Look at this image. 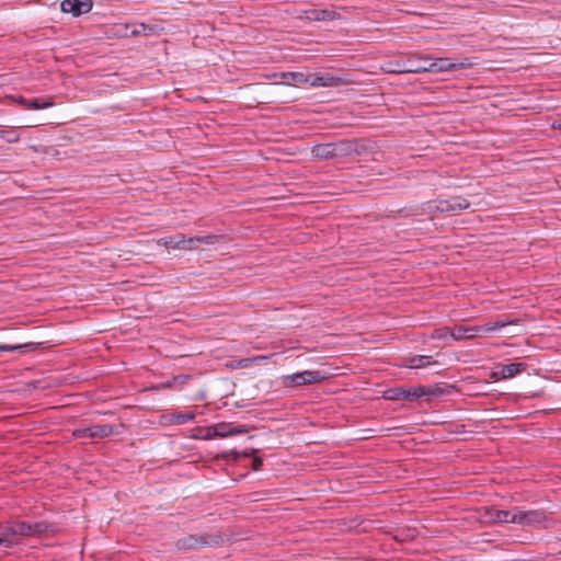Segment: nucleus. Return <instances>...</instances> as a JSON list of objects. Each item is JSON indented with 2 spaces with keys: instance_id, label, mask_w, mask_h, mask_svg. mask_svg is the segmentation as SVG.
I'll list each match as a JSON object with an SVG mask.
<instances>
[{
  "instance_id": "obj_24",
  "label": "nucleus",
  "mask_w": 561,
  "mask_h": 561,
  "mask_svg": "<svg viewBox=\"0 0 561 561\" xmlns=\"http://www.w3.org/2000/svg\"><path fill=\"white\" fill-rule=\"evenodd\" d=\"M385 398L388 400H401L404 399V388L403 387H396L388 389L385 392Z\"/></svg>"
},
{
  "instance_id": "obj_21",
  "label": "nucleus",
  "mask_w": 561,
  "mask_h": 561,
  "mask_svg": "<svg viewBox=\"0 0 561 561\" xmlns=\"http://www.w3.org/2000/svg\"><path fill=\"white\" fill-rule=\"evenodd\" d=\"M214 434H215V430H214V425H211V426H207V427H197L195 430V433L192 435V437L195 439L208 440V439L216 438V436Z\"/></svg>"
},
{
  "instance_id": "obj_34",
  "label": "nucleus",
  "mask_w": 561,
  "mask_h": 561,
  "mask_svg": "<svg viewBox=\"0 0 561 561\" xmlns=\"http://www.w3.org/2000/svg\"><path fill=\"white\" fill-rule=\"evenodd\" d=\"M262 466V460L260 458H254L253 460V469L254 470H260Z\"/></svg>"
},
{
  "instance_id": "obj_11",
  "label": "nucleus",
  "mask_w": 561,
  "mask_h": 561,
  "mask_svg": "<svg viewBox=\"0 0 561 561\" xmlns=\"http://www.w3.org/2000/svg\"><path fill=\"white\" fill-rule=\"evenodd\" d=\"M92 9L91 0H64L61 2V11L70 13L73 16L90 12Z\"/></svg>"
},
{
  "instance_id": "obj_35",
  "label": "nucleus",
  "mask_w": 561,
  "mask_h": 561,
  "mask_svg": "<svg viewBox=\"0 0 561 561\" xmlns=\"http://www.w3.org/2000/svg\"><path fill=\"white\" fill-rule=\"evenodd\" d=\"M552 129H561V117L553 121L551 124Z\"/></svg>"
},
{
  "instance_id": "obj_9",
  "label": "nucleus",
  "mask_w": 561,
  "mask_h": 561,
  "mask_svg": "<svg viewBox=\"0 0 561 561\" xmlns=\"http://www.w3.org/2000/svg\"><path fill=\"white\" fill-rule=\"evenodd\" d=\"M13 103L21 105L25 110H44L54 106L55 102L51 96L46 99H25L21 95L7 96Z\"/></svg>"
},
{
  "instance_id": "obj_2",
  "label": "nucleus",
  "mask_w": 561,
  "mask_h": 561,
  "mask_svg": "<svg viewBox=\"0 0 561 561\" xmlns=\"http://www.w3.org/2000/svg\"><path fill=\"white\" fill-rule=\"evenodd\" d=\"M215 236L185 238L183 234H178L173 237L160 238L159 240H157V243L167 249L191 251L197 249L201 244H211L215 242Z\"/></svg>"
},
{
  "instance_id": "obj_19",
  "label": "nucleus",
  "mask_w": 561,
  "mask_h": 561,
  "mask_svg": "<svg viewBox=\"0 0 561 561\" xmlns=\"http://www.w3.org/2000/svg\"><path fill=\"white\" fill-rule=\"evenodd\" d=\"M267 356H255L252 358H242L239 360H232L229 364H227V367L231 369H239V368H247L253 364H260L261 362L265 360Z\"/></svg>"
},
{
  "instance_id": "obj_29",
  "label": "nucleus",
  "mask_w": 561,
  "mask_h": 561,
  "mask_svg": "<svg viewBox=\"0 0 561 561\" xmlns=\"http://www.w3.org/2000/svg\"><path fill=\"white\" fill-rule=\"evenodd\" d=\"M72 435H73L76 438H90V431H89V426H88V427H79V428H76V430L72 432Z\"/></svg>"
},
{
  "instance_id": "obj_12",
  "label": "nucleus",
  "mask_w": 561,
  "mask_h": 561,
  "mask_svg": "<svg viewBox=\"0 0 561 561\" xmlns=\"http://www.w3.org/2000/svg\"><path fill=\"white\" fill-rule=\"evenodd\" d=\"M214 430L216 438H226L249 432V428L245 425H232L231 423L226 422L215 424Z\"/></svg>"
},
{
  "instance_id": "obj_3",
  "label": "nucleus",
  "mask_w": 561,
  "mask_h": 561,
  "mask_svg": "<svg viewBox=\"0 0 561 561\" xmlns=\"http://www.w3.org/2000/svg\"><path fill=\"white\" fill-rule=\"evenodd\" d=\"M511 323V321H495L482 327L456 325L451 328L450 337L456 341L468 340L479 335L480 333H490L493 331H497Z\"/></svg>"
},
{
  "instance_id": "obj_17",
  "label": "nucleus",
  "mask_w": 561,
  "mask_h": 561,
  "mask_svg": "<svg viewBox=\"0 0 561 561\" xmlns=\"http://www.w3.org/2000/svg\"><path fill=\"white\" fill-rule=\"evenodd\" d=\"M279 78L285 80L288 84L302 85L308 84L309 73L305 72H282Z\"/></svg>"
},
{
  "instance_id": "obj_14",
  "label": "nucleus",
  "mask_w": 561,
  "mask_h": 561,
  "mask_svg": "<svg viewBox=\"0 0 561 561\" xmlns=\"http://www.w3.org/2000/svg\"><path fill=\"white\" fill-rule=\"evenodd\" d=\"M305 18L309 21H332L337 14L332 10L310 9L304 12Z\"/></svg>"
},
{
  "instance_id": "obj_30",
  "label": "nucleus",
  "mask_w": 561,
  "mask_h": 561,
  "mask_svg": "<svg viewBox=\"0 0 561 561\" xmlns=\"http://www.w3.org/2000/svg\"><path fill=\"white\" fill-rule=\"evenodd\" d=\"M329 147L327 146H318L312 150V153L318 158H324L329 154Z\"/></svg>"
},
{
  "instance_id": "obj_18",
  "label": "nucleus",
  "mask_w": 561,
  "mask_h": 561,
  "mask_svg": "<svg viewBox=\"0 0 561 561\" xmlns=\"http://www.w3.org/2000/svg\"><path fill=\"white\" fill-rule=\"evenodd\" d=\"M390 73H423L427 71V65L415 64L412 59L408 61L405 67L398 69H389Z\"/></svg>"
},
{
  "instance_id": "obj_15",
  "label": "nucleus",
  "mask_w": 561,
  "mask_h": 561,
  "mask_svg": "<svg viewBox=\"0 0 561 561\" xmlns=\"http://www.w3.org/2000/svg\"><path fill=\"white\" fill-rule=\"evenodd\" d=\"M196 417V414L192 411L186 412H178L169 415H164L163 420L165 424H184L193 421Z\"/></svg>"
},
{
  "instance_id": "obj_5",
  "label": "nucleus",
  "mask_w": 561,
  "mask_h": 561,
  "mask_svg": "<svg viewBox=\"0 0 561 561\" xmlns=\"http://www.w3.org/2000/svg\"><path fill=\"white\" fill-rule=\"evenodd\" d=\"M327 376L320 370H304L282 377V385L286 388L309 386L322 382Z\"/></svg>"
},
{
  "instance_id": "obj_23",
  "label": "nucleus",
  "mask_w": 561,
  "mask_h": 561,
  "mask_svg": "<svg viewBox=\"0 0 561 561\" xmlns=\"http://www.w3.org/2000/svg\"><path fill=\"white\" fill-rule=\"evenodd\" d=\"M428 394L424 387L404 388V399L421 398Z\"/></svg>"
},
{
  "instance_id": "obj_13",
  "label": "nucleus",
  "mask_w": 561,
  "mask_h": 561,
  "mask_svg": "<svg viewBox=\"0 0 561 561\" xmlns=\"http://www.w3.org/2000/svg\"><path fill=\"white\" fill-rule=\"evenodd\" d=\"M305 18L309 21H332L337 14L332 10L310 9L304 12Z\"/></svg>"
},
{
  "instance_id": "obj_1",
  "label": "nucleus",
  "mask_w": 561,
  "mask_h": 561,
  "mask_svg": "<svg viewBox=\"0 0 561 561\" xmlns=\"http://www.w3.org/2000/svg\"><path fill=\"white\" fill-rule=\"evenodd\" d=\"M44 530V526L39 523L30 524L25 522H16L5 528L0 534V547H12L18 543L21 538L39 534Z\"/></svg>"
},
{
  "instance_id": "obj_7",
  "label": "nucleus",
  "mask_w": 561,
  "mask_h": 561,
  "mask_svg": "<svg viewBox=\"0 0 561 561\" xmlns=\"http://www.w3.org/2000/svg\"><path fill=\"white\" fill-rule=\"evenodd\" d=\"M527 369V364L525 363H511V364H499L490 373V379L493 381H499L503 379H511L517 376L518 374L525 371Z\"/></svg>"
},
{
  "instance_id": "obj_6",
  "label": "nucleus",
  "mask_w": 561,
  "mask_h": 561,
  "mask_svg": "<svg viewBox=\"0 0 561 561\" xmlns=\"http://www.w3.org/2000/svg\"><path fill=\"white\" fill-rule=\"evenodd\" d=\"M348 83L350 80L346 78L337 77L330 72L309 73L308 79V85L312 88H335Z\"/></svg>"
},
{
  "instance_id": "obj_20",
  "label": "nucleus",
  "mask_w": 561,
  "mask_h": 561,
  "mask_svg": "<svg viewBox=\"0 0 561 561\" xmlns=\"http://www.w3.org/2000/svg\"><path fill=\"white\" fill-rule=\"evenodd\" d=\"M433 363L434 362L432 360L431 356L417 355V356H413L409 359L408 366L410 368L417 369V368H423L425 366H428Z\"/></svg>"
},
{
  "instance_id": "obj_32",
  "label": "nucleus",
  "mask_w": 561,
  "mask_h": 561,
  "mask_svg": "<svg viewBox=\"0 0 561 561\" xmlns=\"http://www.w3.org/2000/svg\"><path fill=\"white\" fill-rule=\"evenodd\" d=\"M402 67H405V64H404V65H401L400 62H396V64L390 62V64H388V65H387V67H385V68H382V69H383V71H386V72L390 73V72L388 71L389 69H398V68H402Z\"/></svg>"
},
{
  "instance_id": "obj_10",
  "label": "nucleus",
  "mask_w": 561,
  "mask_h": 561,
  "mask_svg": "<svg viewBox=\"0 0 561 561\" xmlns=\"http://www.w3.org/2000/svg\"><path fill=\"white\" fill-rule=\"evenodd\" d=\"M547 520V516L541 510L523 511L517 507V525L539 526Z\"/></svg>"
},
{
  "instance_id": "obj_31",
  "label": "nucleus",
  "mask_w": 561,
  "mask_h": 561,
  "mask_svg": "<svg viewBox=\"0 0 561 561\" xmlns=\"http://www.w3.org/2000/svg\"><path fill=\"white\" fill-rule=\"evenodd\" d=\"M229 456L233 457V459H238V458H239V457H241V456L247 457V456H249V454H248V453H245V451H244V453H242V454H240V453H238V451H236V450H231V451H229V453H224V454H221V456H220V457H221V458H227V457H229Z\"/></svg>"
},
{
  "instance_id": "obj_4",
  "label": "nucleus",
  "mask_w": 561,
  "mask_h": 561,
  "mask_svg": "<svg viewBox=\"0 0 561 561\" xmlns=\"http://www.w3.org/2000/svg\"><path fill=\"white\" fill-rule=\"evenodd\" d=\"M415 58L419 61H424V62L430 61L427 64V71L433 72V73L450 72V71H456V70H460V69H468L472 66V62L468 58H465L458 62H455L449 58L432 59L426 56H416Z\"/></svg>"
},
{
  "instance_id": "obj_16",
  "label": "nucleus",
  "mask_w": 561,
  "mask_h": 561,
  "mask_svg": "<svg viewBox=\"0 0 561 561\" xmlns=\"http://www.w3.org/2000/svg\"><path fill=\"white\" fill-rule=\"evenodd\" d=\"M90 438H105L115 433L114 426L110 424H95L89 426Z\"/></svg>"
},
{
  "instance_id": "obj_28",
  "label": "nucleus",
  "mask_w": 561,
  "mask_h": 561,
  "mask_svg": "<svg viewBox=\"0 0 561 561\" xmlns=\"http://www.w3.org/2000/svg\"><path fill=\"white\" fill-rule=\"evenodd\" d=\"M451 328H440L436 329L433 333V337L435 339H446L447 336H450Z\"/></svg>"
},
{
  "instance_id": "obj_22",
  "label": "nucleus",
  "mask_w": 561,
  "mask_h": 561,
  "mask_svg": "<svg viewBox=\"0 0 561 561\" xmlns=\"http://www.w3.org/2000/svg\"><path fill=\"white\" fill-rule=\"evenodd\" d=\"M191 378L190 375H181V376H176V377H173L171 380H168L165 382H161L159 383L158 386H156V389H168V388H172L175 383H185L188 379Z\"/></svg>"
},
{
  "instance_id": "obj_26",
  "label": "nucleus",
  "mask_w": 561,
  "mask_h": 561,
  "mask_svg": "<svg viewBox=\"0 0 561 561\" xmlns=\"http://www.w3.org/2000/svg\"><path fill=\"white\" fill-rule=\"evenodd\" d=\"M0 138L7 140L10 144L18 142L20 140V136L14 130L0 129Z\"/></svg>"
},
{
  "instance_id": "obj_25",
  "label": "nucleus",
  "mask_w": 561,
  "mask_h": 561,
  "mask_svg": "<svg viewBox=\"0 0 561 561\" xmlns=\"http://www.w3.org/2000/svg\"><path fill=\"white\" fill-rule=\"evenodd\" d=\"M131 35L139 36V35H150L154 33V27L146 25L144 23L136 25L131 31Z\"/></svg>"
},
{
  "instance_id": "obj_27",
  "label": "nucleus",
  "mask_w": 561,
  "mask_h": 561,
  "mask_svg": "<svg viewBox=\"0 0 561 561\" xmlns=\"http://www.w3.org/2000/svg\"><path fill=\"white\" fill-rule=\"evenodd\" d=\"M469 206V203L466 199H455L453 204L448 205L446 210H461L466 209Z\"/></svg>"
},
{
  "instance_id": "obj_33",
  "label": "nucleus",
  "mask_w": 561,
  "mask_h": 561,
  "mask_svg": "<svg viewBox=\"0 0 561 561\" xmlns=\"http://www.w3.org/2000/svg\"><path fill=\"white\" fill-rule=\"evenodd\" d=\"M16 348H18L16 346L1 345L0 346V352H11V351H14Z\"/></svg>"
},
{
  "instance_id": "obj_8",
  "label": "nucleus",
  "mask_w": 561,
  "mask_h": 561,
  "mask_svg": "<svg viewBox=\"0 0 561 561\" xmlns=\"http://www.w3.org/2000/svg\"><path fill=\"white\" fill-rule=\"evenodd\" d=\"M482 518L486 523H512L517 524V507L513 510H496L486 507Z\"/></svg>"
}]
</instances>
